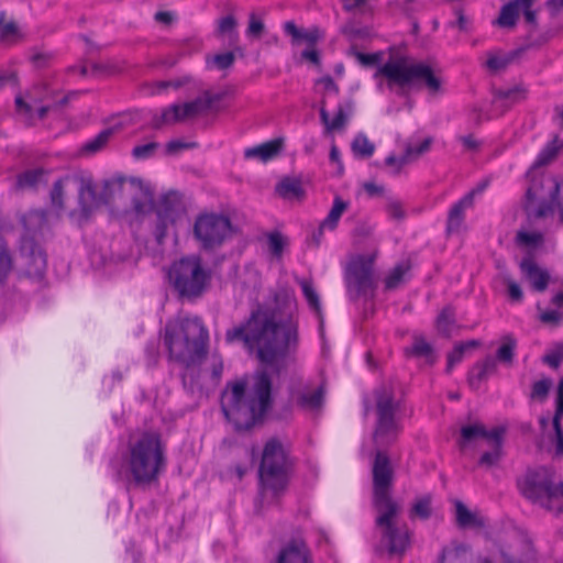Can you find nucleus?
I'll list each match as a JSON object with an SVG mask.
<instances>
[{
	"instance_id": "nucleus-61",
	"label": "nucleus",
	"mask_w": 563,
	"mask_h": 563,
	"mask_svg": "<svg viewBox=\"0 0 563 563\" xmlns=\"http://www.w3.org/2000/svg\"><path fill=\"white\" fill-rule=\"evenodd\" d=\"M353 55L363 66H373L382 60V53L365 54L362 52H353Z\"/></svg>"
},
{
	"instance_id": "nucleus-58",
	"label": "nucleus",
	"mask_w": 563,
	"mask_h": 563,
	"mask_svg": "<svg viewBox=\"0 0 563 563\" xmlns=\"http://www.w3.org/2000/svg\"><path fill=\"white\" fill-rule=\"evenodd\" d=\"M235 60V55L232 52H225L223 54H218L213 57V63L217 68L223 70L228 69L233 65Z\"/></svg>"
},
{
	"instance_id": "nucleus-59",
	"label": "nucleus",
	"mask_w": 563,
	"mask_h": 563,
	"mask_svg": "<svg viewBox=\"0 0 563 563\" xmlns=\"http://www.w3.org/2000/svg\"><path fill=\"white\" fill-rule=\"evenodd\" d=\"M517 239L525 245H538L543 241V235L539 232H518Z\"/></svg>"
},
{
	"instance_id": "nucleus-2",
	"label": "nucleus",
	"mask_w": 563,
	"mask_h": 563,
	"mask_svg": "<svg viewBox=\"0 0 563 563\" xmlns=\"http://www.w3.org/2000/svg\"><path fill=\"white\" fill-rule=\"evenodd\" d=\"M375 402L377 420L373 441L377 450L372 467L373 504L377 511L376 525L380 528H391L398 505L390 496L394 470L389 456L382 449L394 443L400 432V426L395 419L400 405L389 386H382L375 390Z\"/></svg>"
},
{
	"instance_id": "nucleus-40",
	"label": "nucleus",
	"mask_w": 563,
	"mask_h": 563,
	"mask_svg": "<svg viewBox=\"0 0 563 563\" xmlns=\"http://www.w3.org/2000/svg\"><path fill=\"white\" fill-rule=\"evenodd\" d=\"M298 285L301 287L302 294L310 306L316 312H320V298L310 279L297 278Z\"/></svg>"
},
{
	"instance_id": "nucleus-18",
	"label": "nucleus",
	"mask_w": 563,
	"mask_h": 563,
	"mask_svg": "<svg viewBox=\"0 0 563 563\" xmlns=\"http://www.w3.org/2000/svg\"><path fill=\"white\" fill-rule=\"evenodd\" d=\"M277 563H313L307 544L300 539L289 541L279 552Z\"/></svg>"
},
{
	"instance_id": "nucleus-7",
	"label": "nucleus",
	"mask_w": 563,
	"mask_h": 563,
	"mask_svg": "<svg viewBox=\"0 0 563 563\" xmlns=\"http://www.w3.org/2000/svg\"><path fill=\"white\" fill-rule=\"evenodd\" d=\"M128 481L139 488L158 483L166 468L165 446L156 432H145L129 444L126 457Z\"/></svg>"
},
{
	"instance_id": "nucleus-44",
	"label": "nucleus",
	"mask_w": 563,
	"mask_h": 563,
	"mask_svg": "<svg viewBox=\"0 0 563 563\" xmlns=\"http://www.w3.org/2000/svg\"><path fill=\"white\" fill-rule=\"evenodd\" d=\"M551 386H552L551 378H542L538 382H534L531 387L530 398L539 400L540 402H543L549 395Z\"/></svg>"
},
{
	"instance_id": "nucleus-22",
	"label": "nucleus",
	"mask_w": 563,
	"mask_h": 563,
	"mask_svg": "<svg viewBox=\"0 0 563 563\" xmlns=\"http://www.w3.org/2000/svg\"><path fill=\"white\" fill-rule=\"evenodd\" d=\"M156 212L162 214V217L177 221L186 213V206L183 201V197L176 191H170L164 195L158 201Z\"/></svg>"
},
{
	"instance_id": "nucleus-25",
	"label": "nucleus",
	"mask_w": 563,
	"mask_h": 563,
	"mask_svg": "<svg viewBox=\"0 0 563 563\" xmlns=\"http://www.w3.org/2000/svg\"><path fill=\"white\" fill-rule=\"evenodd\" d=\"M352 108L353 102L351 100L346 101L344 104H339L335 117L333 118V120H330L329 112L324 107V101H322L320 108V119L321 122L324 124L325 130L330 132L343 129L347 121L346 111H352Z\"/></svg>"
},
{
	"instance_id": "nucleus-28",
	"label": "nucleus",
	"mask_w": 563,
	"mask_h": 563,
	"mask_svg": "<svg viewBox=\"0 0 563 563\" xmlns=\"http://www.w3.org/2000/svg\"><path fill=\"white\" fill-rule=\"evenodd\" d=\"M324 388L319 386L314 390L300 391L295 396V402L303 410H319L323 405Z\"/></svg>"
},
{
	"instance_id": "nucleus-35",
	"label": "nucleus",
	"mask_w": 563,
	"mask_h": 563,
	"mask_svg": "<svg viewBox=\"0 0 563 563\" xmlns=\"http://www.w3.org/2000/svg\"><path fill=\"white\" fill-rule=\"evenodd\" d=\"M56 97V91L49 89L46 82L35 84L29 91L27 98L34 104L48 101L52 103Z\"/></svg>"
},
{
	"instance_id": "nucleus-51",
	"label": "nucleus",
	"mask_w": 563,
	"mask_h": 563,
	"mask_svg": "<svg viewBox=\"0 0 563 563\" xmlns=\"http://www.w3.org/2000/svg\"><path fill=\"white\" fill-rule=\"evenodd\" d=\"M412 162V150L406 148L405 153L401 157L397 158L395 155H389L385 159V164L387 166L395 167V174H398L401 167L408 163Z\"/></svg>"
},
{
	"instance_id": "nucleus-12",
	"label": "nucleus",
	"mask_w": 563,
	"mask_h": 563,
	"mask_svg": "<svg viewBox=\"0 0 563 563\" xmlns=\"http://www.w3.org/2000/svg\"><path fill=\"white\" fill-rule=\"evenodd\" d=\"M223 93H211L205 91L201 96L184 104H172L163 109L162 113L154 114L151 120V128L159 130L164 125H170L181 122L186 119L195 118L213 109V103L220 101Z\"/></svg>"
},
{
	"instance_id": "nucleus-5",
	"label": "nucleus",
	"mask_w": 563,
	"mask_h": 563,
	"mask_svg": "<svg viewBox=\"0 0 563 563\" xmlns=\"http://www.w3.org/2000/svg\"><path fill=\"white\" fill-rule=\"evenodd\" d=\"M374 77L384 78L387 88L395 90L399 96L422 89L431 95H438L442 87V80L431 65L409 56L390 57L378 67Z\"/></svg>"
},
{
	"instance_id": "nucleus-24",
	"label": "nucleus",
	"mask_w": 563,
	"mask_h": 563,
	"mask_svg": "<svg viewBox=\"0 0 563 563\" xmlns=\"http://www.w3.org/2000/svg\"><path fill=\"white\" fill-rule=\"evenodd\" d=\"M505 433V429L497 427L493 429V433L490 434V439L487 441L492 445V450L482 454L479 459V465L485 467H490L496 465L503 454V435Z\"/></svg>"
},
{
	"instance_id": "nucleus-45",
	"label": "nucleus",
	"mask_w": 563,
	"mask_h": 563,
	"mask_svg": "<svg viewBox=\"0 0 563 563\" xmlns=\"http://www.w3.org/2000/svg\"><path fill=\"white\" fill-rule=\"evenodd\" d=\"M13 262L4 243L0 242V284H2L12 271Z\"/></svg>"
},
{
	"instance_id": "nucleus-39",
	"label": "nucleus",
	"mask_w": 563,
	"mask_h": 563,
	"mask_svg": "<svg viewBox=\"0 0 563 563\" xmlns=\"http://www.w3.org/2000/svg\"><path fill=\"white\" fill-rule=\"evenodd\" d=\"M347 209V202L342 200L340 197H335L333 201V206L325 217V219L322 221L323 227H327L329 230H334L338 227L339 220L343 212Z\"/></svg>"
},
{
	"instance_id": "nucleus-54",
	"label": "nucleus",
	"mask_w": 563,
	"mask_h": 563,
	"mask_svg": "<svg viewBox=\"0 0 563 563\" xmlns=\"http://www.w3.org/2000/svg\"><path fill=\"white\" fill-rule=\"evenodd\" d=\"M159 144L156 142H150L147 144L136 145L132 150V155L136 159H145L154 155Z\"/></svg>"
},
{
	"instance_id": "nucleus-11",
	"label": "nucleus",
	"mask_w": 563,
	"mask_h": 563,
	"mask_svg": "<svg viewBox=\"0 0 563 563\" xmlns=\"http://www.w3.org/2000/svg\"><path fill=\"white\" fill-rule=\"evenodd\" d=\"M375 254L357 255L346 265L344 280L347 296L355 301L374 297L376 280L374 276Z\"/></svg>"
},
{
	"instance_id": "nucleus-26",
	"label": "nucleus",
	"mask_w": 563,
	"mask_h": 563,
	"mask_svg": "<svg viewBox=\"0 0 563 563\" xmlns=\"http://www.w3.org/2000/svg\"><path fill=\"white\" fill-rule=\"evenodd\" d=\"M497 364L493 356H486L483 361H479L473 365L468 372V384L472 388L476 389L481 383L496 371Z\"/></svg>"
},
{
	"instance_id": "nucleus-41",
	"label": "nucleus",
	"mask_w": 563,
	"mask_h": 563,
	"mask_svg": "<svg viewBox=\"0 0 563 563\" xmlns=\"http://www.w3.org/2000/svg\"><path fill=\"white\" fill-rule=\"evenodd\" d=\"M43 175L44 170L42 168L26 170L18 176L15 186L19 189L34 188L41 181Z\"/></svg>"
},
{
	"instance_id": "nucleus-37",
	"label": "nucleus",
	"mask_w": 563,
	"mask_h": 563,
	"mask_svg": "<svg viewBox=\"0 0 563 563\" xmlns=\"http://www.w3.org/2000/svg\"><path fill=\"white\" fill-rule=\"evenodd\" d=\"M481 345L477 340H470L466 342L457 343L453 351L448 354L446 373H451L454 365L463 360L464 353L471 347H478Z\"/></svg>"
},
{
	"instance_id": "nucleus-49",
	"label": "nucleus",
	"mask_w": 563,
	"mask_h": 563,
	"mask_svg": "<svg viewBox=\"0 0 563 563\" xmlns=\"http://www.w3.org/2000/svg\"><path fill=\"white\" fill-rule=\"evenodd\" d=\"M46 221L47 212L45 210H34L24 217V224L27 230H31L32 227H37L41 230Z\"/></svg>"
},
{
	"instance_id": "nucleus-13",
	"label": "nucleus",
	"mask_w": 563,
	"mask_h": 563,
	"mask_svg": "<svg viewBox=\"0 0 563 563\" xmlns=\"http://www.w3.org/2000/svg\"><path fill=\"white\" fill-rule=\"evenodd\" d=\"M517 486L525 498L548 509H552V504L558 499L552 475L545 468L527 471L518 478Z\"/></svg>"
},
{
	"instance_id": "nucleus-33",
	"label": "nucleus",
	"mask_w": 563,
	"mask_h": 563,
	"mask_svg": "<svg viewBox=\"0 0 563 563\" xmlns=\"http://www.w3.org/2000/svg\"><path fill=\"white\" fill-rule=\"evenodd\" d=\"M493 430H486L485 426L482 423L464 426L461 428L460 445L463 448L467 443L476 440L477 438H482L488 441L490 439Z\"/></svg>"
},
{
	"instance_id": "nucleus-64",
	"label": "nucleus",
	"mask_w": 563,
	"mask_h": 563,
	"mask_svg": "<svg viewBox=\"0 0 563 563\" xmlns=\"http://www.w3.org/2000/svg\"><path fill=\"white\" fill-rule=\"evenodd\" d=\"M432 142V137H427L418 146L407 145L406 148L412 150V161L427 153L431 148Z\"/></svg>"
},
{
	"instance_id": "nucleus-47",
	"label": "nucleus",
	"mask_w": 563,
	"mask_h": 563,
	"mask_svg": "<svg viewBox=\"0 0 563 563\" xmlns=\"http://www.w3.org/2000/svg\"><path fill=\"white\" fill-rule=\"evenodd\" d=\"M175 223L176 220L162 217V214L156 212L154 235L159 244L163 243L164 239L166 238L168 228Z\"/></svg>"
},
{
	"instance_id": "nucleus-17",
	"label": "nucleus",
	"mask_w": 563,
	"mask_h": 563,
	"mask_svg": "<svg viewBox=\"0 0 563 563\" xmlns=\"http://www.w3.org/2000/svg\"><path fill=\"white\" fill-rule=\"evenodd\" d=\"M520 269L536 291L542 292L548 288L550 275L548 271L539 267L533 258H523L520 263Z\"/></svg>"
},
{
	"instance_id": "nucleus-29",
	"label": "nucleus",
	"mask_w": 563,
	"mask_h": 563,
	"mask_svg": "<svg viewBox=\"0 0 563 563\" xmlns=\"http://www.w3.org/2000/svg\"><path fill=\"white\" fill-rule=\"evenodd\" d=\"M119 126H111L102 130L98 135L93 139L87 141L82 147L81 152L87 155L96 154L102 151L111 140V137L119 132Z\"/></svg>"
},
{
	"instance_id": "nucleus-34",
	"label": "nucleus",
	"mask_w": 563,
	"mask_h": 563,
	"mask_svg": "<svg viewBox=\"0 0 563 563\" xmlns=\"http://www.w3.org/2000/svg\"><path fill=\"white\" fill-rule=\"evenodd\" d=\"M517 349V340L511 335H505L501 339V345L496 352V362L499 361L505 365H511L515 358V352Z\"/></svg>"
},
{
	"instance_id": "nucleus-31",
	"label": "nucleus",
	"mask_w": 563,
	"mask_h": 563,
	"mask_svg": "<svg viewBox=\"0 0 563 563\" xmlns=\"http://www.w3.org/2000/svg\"><path fill=\"white\" fill-rule=\"evenodd\" d=\"M278 195L285 199L297 198L301 199L305 196V190L300 179L286 177L276 187Z\"/></svg>"
},
{
	"instance_id": "nucleus-60",
	"label": "nucleus",
	"mask_w": 563,
	"mask_h": 563,
	"mask_svg": "<svg viewBox=\"0 0 563 563\" xmlns=\"http://www.w3.org/2000/svg\"><path fill=\"white\" fill-rule=\"evenodd\" d=\"M505 284L507 286L508 296L512 301L520 302L523 298L522 290L520 286L510 277L505 278Z\"/></svg>"
},
{
	"instance_id": "nucleus-53",
	"label": "nucleus",
	"mask_w": 563,
	"mask_h": 563,
	"mask_svg": "<svg viewBox=\"0 0 563 563\" xmlns=\"http://www.w3.org/2000/svg\"><path fill=\"white\" fill-rule=\"evenodd\" d=\"M385 210L389 218L401 221L406 217V211L404 209L402 203L397 199H390L386 203Z\"/></svg>"
},
{
	"instance_id": "nucleus-27",
	"label": "nucleus",
	"mask_w": 563,
	"mask_h": 563,
	"mask_svg": "<svg viewBox=\"0 0 563 563\" xmlns=\"http://www.w3.org/2000/svg\"><path fill=\"white\" fill-rule=\"evenodd\" d=\"M283 145V139H275L261 145L246 148L244 156L246 158H258L262 162H267L276 157L282 152Z\"/></svg>"
},
{
	"instance_id": "nucleus-21",
	"label": "nucleus",
	"mask_w": 563,
	"mask_h": 563,
	"mask_svg": "<svg viewBox=\"0 0 563 563\" xmlns=\"http://www.w3.org/2000/svg\"><path fill=\"white\" fill-rule=\"evenodd\" d=\"M284 31L291 37L292 45L306 43L308 46H316L323 38V32L318 26L310 29H299L294 21L284 23Z\"/></svg>"
},
{
	"instance_id": "nucleus-36",
	"label": "nucleus",
	"mask_w": 563,
	"mask_h": 563,
	"mask_svg": "<svg viewBox=\"0 0 563 563\" xmlns=\"http://www.w3.org/2000/svg\"><path fill=\"white\" fill-rule=\"evenodd\" d=\"M408 261L397 264L385 278V289L393 290L399 287L405 275L410 271Z\"/></svg>"
},
{
	"instance_id": "nucleus-19",
	"label": "nucleus",
	"mask_w": 563,
	"mask_h": 563,
	"mask_svg": "<svg viewBox=\"0 0 563 563\" xmlns=\"http://www.w3.org/2000/svg\"><path fill=\"white\" fill-rule=\"evenodd\" d=\"M475 192V190H472L451 207L446 221V232L449 234L460 232L464 223L465 210L472 208L474 205Z\"/></svg>"
},
{
	"instance_id": "nucleus-62",
	"label": "nucleus",
	"mask_w": 563,
	"mask_h": 563,
	"mask_svg": "<svg viewBox=\"0 0 563 563\" xmlns=\"http://www.w3.org/2000/svg\"><path fill=\"white\" fill-rule=\"evenodd\" d=\"M3 16V13L1 14ZM18 34V26L13 22L2 24V18H0V40L9 41L11 37Z\"/></svg>"
},
{
	"instance_id": "nucleus-50",
	"label": "nucleus",
	"mask_w": 563,
	"mask_h": 563,
	"mask_svg": "<svg viewBox=\"0 0 563 563\" xmlns=\"http://www.w3.org/2000/svg\"><path fill=\"white\" fill-rule=\"evenodd\" d=\"M268 247L272 254L276 257H280L285 246V239L280 232H271L267 234Z\"/></svg>"
},
{
	"instance_id": "nucleus-56",
	"label": "nucleus",
	"mask_w": 563,
	"mask_h": 563,
	"mask_svg": "<svg viewBox=\"0 0 563 563\" xmlns=\"http://www.w3.org/2000/svg\"><path fill=\"white\" fill-rule=\"evenodd\" d=\"M264 23L257 19L254 13L250 14L249 26L246 31L247 35L260 38L264 32Z\"/></svg>"
},
{
	"instance_id": "nucleus-3",
	"label": "nucleus",
	"mask_w": 563,
	"mask_h": 563,
	"mask_svg": "<svg viewBox=\"0 0 563 563\" xmlns=\"http://www.w3.org/2000/svg\"><path fill=\"white\" fill-rule=\"evenodd\" d=\"M272 379L258 371L247 388L246 380L228 382L221 395V410L238 431L250 430L272 407Z\"/></svg>"
},
{
	"instance_id": "nucleus-42",
	"label": "nucleus",
	"mask_w": 563,
	"mask_h": 563,
	"mask_svg": "<svg viewBox=\"0 0 563 563\" xmlns=\"http://www.w3.org/2000/svg\"><path fill=\"white\" fill-rule=\"evenodd\" d=\"M455 324V312L453 308L445 307L437 318V328L440 333L449 336Z\"/></svg>"
},
{
	"instance_id": "nucleus-52",
	"label": "nucleus",
	"mask_w": 563,
	"mask_h": 563,
	"mask_svg": "<svg viewBox=\"0 0 563 563\" xmlns=\"http://www.w3.org/2000/svg\"><path fill=\"white\" fill-rule=\"evenodd\" d=\"M51 201L52 205L58 210L64 209V184L62 179L56 180L53 184L51 190Z\"/></svg>"
},
{
	"instance_id": "nucleus-1",
	"label": "nucleus",
	"mask_w": 563,
	"mask_h": 563,
	"mask_svg": "<svg viewBox=\"0 0 563 563\" xmlns=\"http://www.w3.org/2000/svg\"><path fill=\"white\" fill-rule=\"evenodd\" d=\"M227 344L256 350L258 360L279 371V364L298 342L297 299L291 288L279 285L268 290L245 321L228 329Z\"/></svg>"
},
{
	"instance_id": "nucleus-63",
	"label": "nucleus",
	"mask_w": 563,
	"mask_h": 563,
	"mask_svg": "<svg viewBox=\"0 0 563 563\" xmlns=\"http://www.w3.org/2000/svg\"><path fill=\"white\" fill-rule=\"evenodd\" d=\"M556 154L558 148L553 145H548L538 156L536 164L539 166L547 165L556 156Z\"/></svg>"
},
{
	"instance_id": "nucleus-10",
	"label": "nucleus",
	"mask_w": 563,
	"mask_h": 563,
	"mask_svg": "<svg viewBox=\"0 0 563 563\" xmlns=\"http://www.w3.org/2000/svg\"><path fill=\"white\" fill-rule=\"evenodd\" d=\"M560 183L556 178L534 179L526 192L525 209L529 217L544 218L558 207L563 222V206L559 202Z\"/></svg>"
},
{
	"instance_id": "nucleus-38",
	"label": "nucleus",
	"mask_w": 563,
	"mask_h": 563,
	"mask_svg": "<svg viewBox=\"0 0 563 563\" xmlns=\"http://www.w3.org/2000/svg\"><path fill=\"white\" fill-rule=\"evenodd\" d=\"M342 8L347 13L372 14L377 0H341Z\"/></svg>"
},
{
	"instance_id": "nucleus-16",
	"label": "nucleus",
	"mask_w": 563,
	"mask_h": 563,
	"mask_svg": "<svg viewBox=\"0 0 563 563\" xmlns=\"http://www.w3.org/2000/svg\"><path fill=\"white\" fill-rule=\"evenodd\" d=\"M20 249L26 275L43 278L47 267V257L43 249L31 236L22 238Z\"/></svg>"
},
{
	"instance_id": "nucleus-55",
	"label": "nucleus",
	"mask_w": 563,
	"mask_h": 563,
	"mask_svg": "<svg viewBox=\"0 0 563 563\" xmlns=\"http://www.w3.org/2000/svg\"><path fill=\"white\" fill-rule=\"evenodd\" d=\"M511 59L512 58L510 56L492 55L487 59L486 66L490 70L498 71L505 69L510 64Z\"/></svg>"
},
{
	"instance_id": "nucleus-14",
	"label": "nucleus",
	"mask_w": 563,
	"mask_h": 563,
	"mask_svg": "<svg viewBox=\"0 0 563 563\" xmlns=\"http://www.w3.org/2000/svg\"><path fill=\"white\" fill-rule=\"evenodd\" d=\"M233 231L230 219L223 214L205 213L197 217L194 235L205 250L220 246Z\"/></svg>"
},
{
	"instance_id": "nucleus-20",
	"label": "nucleus",
	"mask_w": 563,
	"mask_h": 563,
	"mask_svg": "<svg viewBox=\"0 0 563 563\" xmlns=\"http://www.w3.org/2000/svg\"><path fill=\"white\" fill-rule=\"evenodd\" d=\"M455 520L462 528H484L489 525L488 518L478 509L471 510L461 500H454Z\"/></svg>"
},
{
	"instance_id": "nucleus-48",
	"label": "nucleus",
	"mask_w": 563,
	"mask_h": 563,
	"mask_svg": "<svg viewBox=\"0 0 563 563\" xmlns=\"http://www.w3.org/2000/svg\"><path fill=\"white\" fill-rule=\"evenodd\" d=\"M411 515L427 519L431 516V496L419 498L412 506Z\"/></svg>"
},
{
	"instance_id": "nucleus-43",
	"label": "nucleus",
	"mask_w": 563,
	"mask_h": 563,
	"mask_svg": "<svg viewBox=\"0 0 563 563\" xmlns=\"http://www.w3.org/2000/svg\"><path fill=\"white\" fill-rule=\"evenodd\" d=\"M374 144L363 134H358L352 142V151L356 156L367 158L373 155Z\"/></svg>"
},
{
	"instance_id": "nucleus-4",
	"label": "nucleus",
	"mask_w": 563,
	"mask_h": 563,
	"mask_svg": "<svg viewBox=\"0 0 563 563\" xmlns=\"http://www.w3.org/2000/svg\"><path fill=\"white\" fill-rule=\"evenodd\" d=\"M294 465L290 448L279 438L272 437L265 442L258 466V493L254 500L257 514L279 501L288 488Z\"/></svg>"
},
{
	"instance_id": "nucleus-46",
	"label": "nucleus",
	"mask_w": 563,
	"mask_h": 563,
	"mask_svg": "<svg viewBox=\"0 0 563 563\" xmlns=\"http://www.w3.org/2000/svg\"><path fill=\"white\" fill-rule=\"evenodd\" d=\"M498 100L510 101L511 103L520 102L527 98V90L523 87H515L508 90H498L495 93Z\"/></svg>"
},
{
	"instance_id": "nucleus-30",
	"label": "nucleus",
	"mask_w": 563,
	"mask_h": 563,
	"mask_svg": "<svg viewBox=\"0 0 563 563\" xmlns=\"http://www.w3.org/2000/svg\"><path fill=\"white\" fill-rule=\"evenodd\" d=\"M404 353L407 357H423L430 364L434 362L432 346L420 336H416L412 345L404 349Z\"/></svg>"
},
{
	"instance_id": "nucleus-32",
	"label": "nucleus",
	"mask_w": 563,
	"mask_h": 563,
	"mask_svg": "<svg viewBox=\"0 0 563 563\" xmlns=\"http://www.w3.org/2000/svg\"><path fill=\"white\" fill-rule=\"evenodd\" d=\"M521 7L515 0L503 5L496 24L500 27L511 29L517 24Z\"/></svg>"
},
{
	"instance_id": "nucleus-57",
	"label": "nucleus",
	"mask_w": 563,
	"mask_h": 563,
	"mask_svg": "<svg viewBox=\"0 0 563 563\" xmlns=\"http://www.w3.org/2000/svg\"><path fill=\"white\" fill-rule=\"evenodd\" d=\"M563 361V345L558 346L554 351L543 356V363L552 368H558Z\"/></svg>"
},
{
	"instance_id": "nucleus-8",
	"label": "nucleus",
	"mask_w": 563,
	"mask_h": 563,
	"mask_svg": "<svg viewBox=\"0 0 563 563\" xmlns=\"http://www.w3.org/2000/svg\"><path fill=\"white\" fill-rule=\"evenodd\" d=\"M139 190H142V181L137 178L115 177L106 180L100 192L96 191L90 179H81L78 189V209L70 216L76 217L79 224H86L101 205H109L117 198L134 199Z\"/></svg>"
},
{
	"instance_id": "nucleus-6",
	"label": "nucleus",
	"mask_w": 563,
	"mask_h": 563,
	"mask_svg": "<svg viewBox=\"0 0 563 563\" xmlns=\"http://www.w3.org/2000/svg\"><path fill=\"white\" fill-rule=\"evenodd\" d=\"M208 343L209 332L199 317H186L165 328L164 344L169 358L187 369L206 358Z\"/></svg>"
},
{
	"instance_id": "nucleus-15",
	"label": "nucleus",
	"mask_w": 563,
	"mask_h": 563,
	"mask_svg": "<svg viewBox=\"0 0 563 563\" xmlns=\"http://www.w3.org/2000/svg\"><path fill=\"white\" fill-rule=\"evenodd\" d=\"M411 536L408 530H379L374 549L380 556H401L409 548Z\"/></svg>"
},
{
	"instance_id": "nucleus-23",
	"label": "nucleus",
	"mask_w": 563,
	"mask_h": 563,
	"mask_svg": "<svg viewBox=\"0 0 563 563\" xmlns=\"http://www.w3.org/2000/svg\"><path fill=\"white\" fill-rule=\"evenodd\" d=\"M555 405V413L552 419L554 435L551 438V442L555 446V454L561 456L563 455V428L561 423L563 418V377L558 384Z\"/></svg>"
},
{
	"instance_id": "nucleus-9",
	"label": "nucleus",
	"mask_w": 563,
	"mask_h": 563,
	"mask_svg": "<svg viewBox=\"0 0 563 563\" xmlns=\"http://www.w3.org/2000/svg\"><path fill=\"white\" fill-rule=\"evenodd\" d=\"M168 280L180 299L194 301L210 287L212 272L200 256L189 255L172 264Z\"/></svg>"
}]
</instances>
